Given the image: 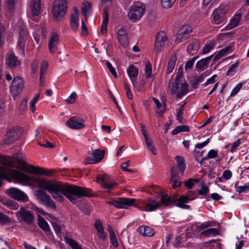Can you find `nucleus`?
Segmentation results:
<instances>
[{
    "mask_svg": "<svg viewBox=\"0 0 249 249\" xmlns=\"http://www.w3.org/2000/svg\"><path fill=\"white\" fill-rule=\"evenodd\" d=\"M175 64H176V61L173 60V59H171L169 61V62L168 63L167 68V73H171L173 71L175 68Z\"/></svg>",
    "mask_w": 249,
    "mask_h": 249,
    "instance_id": "obj_46",
    "label": "nucleus"
},
{
    "mask_svg": "<svg viewBox=\"0 0 249 249\" xmlns=\"http://www.w3.org/2000/svg\"><path fill=\"white\" fill-rule=\"evenodd\" d=\"M84 120L80 117L75 116L70 118L66 125L72 129H81L85 127Z\"/></svg>",
    "mask_w": 249,
    "mask_h": 249,
    "instance_id": "obj_16",
    "label": "nucleus"
},
{
    "mask_svg": "<svg viewBox=\"0 0 249 249\" xmlns=\"http://www.w3.org/2000/svg\"><path fill=\"white\" fill-rule=\"evenodd\" d=\"M118 40L120 44L124 47H126L129 44L128 35L125 29L120 28L117 33Z\"/></svg>",
    "mask_w": 249,
    "mask_h": 249,
    "instance_id": "obj_22",
    "label": "nucleus"
},
{
    "mask_svg": "<svg viewBox=\"0 0 249 249\" xmlns=\"http://www.w3.org/2000/svg\"><path fill=\"white\" fill-rule=\"evenodd\" d=\"M232 177V173L229 170H225L222 174V177L226 180L230 179Z\"/></svg>",
    "mask_w": 249,
    "mask_h": 249,
    "instance_id": "obj_58",
    "label": "nucleus"
},
{
    "mask_svg": "<svg viewBox=\"0 0 249 249\" xmlns=\"http://www.w3.org/2000/svg\"><path fill=\"white\" fill-rule=\"evenodd\" d=\"M136 199L129 198H119L118 200H112L107 203L110 205L114 206L117 208H127L128 206L133 205Z\"/></svg>",
    "mask_w": 249,
    "mask_h": 249,
    "instance_id": "obj_12",
    "label": "nucleus"
},
{
    "mask_svg": "<svg viewBox=\"0 0 249 249\" xmlns=\"http://www.w3.org/2000/svg\"><path fill=\"white\" fill-rule=\"evenodd\" d=\"M144 73L146 78H149L152 75V65L149 62H147L144 69Z\"/></svg>",
    "mask_w": 249,
    "mask_h": 249,
    "instance_id": "obj_42",
    "label": "nucleus"
},
{
    "mask_svg": "<svg viewBox=\"0 0 249 249\" xmlns=\"http://www.w3.org/2000/svg\"><path fill=\"white\" fill-rule=\"evenodd\" d=\"M172 93H175L178 98H181L189 91L188 85L186 82L180 81L176 77L174 83L170 85Z\"/></svg>",
    "mask_w": 249,
    "mask_h": 249,
    "instance_id": "obj_6",
    "label": "nucleus"
},
{
    "mask_svg": "<svg viewBox=\"0 0 249 249\" xmlns=\"http://www.w3.org/2000/svg\"><path fill=\"white\" fill-rule=\"evenodd\" d=\"M217 75L216 74H214L211 77L208 79L206 81V82L203 84V85L205 87L207 86L210 84H212L214 83L215 81V78L216 77Z\"/></svg>",
    "mask_w": 249,
    "mask_h": 249,
    "instance_id": "obj_61",
    "label": "nucleus"
},
{
    "mask_svg": "<svg viewBox=\"0 0 249 249\" xmlns=\"http://www.w3.org/2000/svg\"><path fill=\"white\" fill-rule=\"evenodd\" d=\"M36 195L39 202L46 207L51 208L53 210L56 209L54 201L51 198L50 196L47 194L44 191L37 190L36 191Z\"/></svg>",
    "mask_w": 249,
    "mask_h": 249,
    "instance_id": "obj_10",
    "label": "nucleus"
},
{
    "mask_svg": "<svg viewBox=\"0 0 249 249\" xmlns=\"http://www.w3.org/2000/svg\"><path fill=\"white\" fill-rule=\"evenodd\" d=\"M30 208L35 210L36 212L41 213L42 214L45 215L47 214V213H46L42 208H39L37 207L34 204H31V206H30Z\"/></svg>",
    "mask_w": 249,
    "mask_h": 249,
    "instance_id": "obj_51",
    "label": "nucleus"
},
{
    "mask_svg": "<svg viewBox=\"0 0 249 249\" xmlns=\"http://www.w3.org/2000/svg\"><path fill=\"white\" fill-rule=\"evenodd\" d=\"M168 39L166 34L163 31L159 32L156 36L155 42L154 50L157 53H159L162 51L163 48L165 46Z\"/></svg>",
    "mask_w": 249,
    "mask_h": 249,
    "instance_id": "obj_13",
    "label": "nucleus"
},
{
    "mask_svg": "<svg viewBox=\"0 0 249 249\" xmlns=\"http://www.w3.org/2000/svg\"><path fill=\"white\" fill-rule=\"evenodd\" d=\"M40 95V93H36L35 95L34 98L29 103L30 109H35V104L39 99Z\"/></svg>",
    "mask_w": 249,
    "mask_h": 249,
    "instance_id": "obj_49",
    "label": "nucleus"
},
{
    "mask_svg": "<svg viewBox=\"0 0 249 249\" xmlns=\"http://www.w3.org/2000/svg\"><path fill=\"white\" fill-rule=\"evenodd\" d=\"M77 94L75 92H72L71 94L65 100L68 104H71L75 102Z\"/></svg>",
    "mask_w": 249,
    "mask_h": 249,
    "instance_id": "obj_47",
    "label": "nucleus"
},
{
    "mask_svg": "<svg viewBox=\"0 0 249 249\" xmlns=\"http://www.w3.org/2000/svg\"><path fill=\"white\" fill-rule=\"evenodd\" d=\"M192 32V27L189 25H184L181 27L177 35V38L180 40L185 39L188 35Z\"/></svg>",
    "mask_w": 249,
    "mask_h": 249,
    "instance_id": "obj_26",
    "label": "nucleus"
},
{
    "mask_svg": "<svg viewBox=\"0 0 249 249\" xmlns=\"http://www.w3.org/2000/svg\"><path fill=\"white\" fill-rule=\"evenodd\" d=\"M24 88V81L22 78L18 76L14 77L10 86V91L12 96L14 98L16 97L22 92Z\"/></svg>",
    "mask_w": 249,
    "mask_h": 249,
    "instance_id": "obj_11",
    "label": "nucleus"
},
{
    "mask_svg": "<svg viewBox=\"0 0 249 249\" xmlns=\"http://www.w3.org/2000/svg\"><path fill=\"white\" fill-rule=\"evenodd\" d=\"M218 152V150L212 149L208 152V155L210 159H213L217 156Z\"/></svg>",
    "mask_w": 249,
    "mask_h": 249,
    "instance_id": "obj_63",
    "label": "nucleus"
},
{
    "mask_svg": "<svg viewBox=\"0 0 249 249\" xmlns=\"http://www.w3.org/2000/svg\"><path fill=\"white\" fill-rule=\"evenodd\" d=\"M213 56V54L197 61L196 65V70L198 72L204 71Z\"/></svg>",
    "mask_w": 249,
    "mask_h": 249,
    "instance_id": "obj_25",
    "label": "nucleus"
},
{
    "mask_svg": "<svg viewBox=\"0 0 249 249\" xmlns=\"http://www.w3.org/2000/svg\"><path fill=\"white\" fill-rule=\"evenodd\" d=\"M228 11V7L223 5L215 9L211 15L213 23L217 25L223 23L226 18Z\"/></svg>",
    "mask_w": 249,
    "mask_h": 249,
    "instance_id": "obj_8",
    "label": "nucleus"
},
{
    "mask_svg": "<svg viewBox=\"0 0 249 249\" xmlns=\"http://www.w3.org/2000/svg\"><path fill=\"white\" fill-rule=\"evenodd\" d=\"M190 130V127L188 125H178L176 126L171 132L173 135H177L180 132H188Z\"/></svg>",
    "mask_w": 249,
    "mask_h": 249,
    "instance_id": "obj_36",
    "label": "nucleus"
},
{
    "mask_svg": "<svg viewBox=\"0 0 249 249\" xmlns=\"http://www.w3.org/2000/svg\"><path fill=\"white\" fill-rule=\"evenodd\" d=\"M109 238L110 242L112 244V246L115 248H117L118 246V243L115 234L109 236Z\"/></svg>",
    "mask_w": 249,
    "mask_h": 249,
    "instance_id": "obj_59",
    "label": "nucleus"
},
{
    "mask_svg": "<svg viewBox=\"0 0 249 249\" xmlns=\"http://www.w3.org/2000/svg\"><path fill=\"white\" fill-rule=\"evenodd\" d=\"M213 243L217 244L215 240H213L204 243L203 247H207L208 249H212L213 248Z\"/></svg>",
    "mask_w": 249,
    "mask_h": 249,
    "instance_id": "obj_62",
    "label": "nucleus"
},
{
    "mask_svg": "<svg viewBox=\"0 0 249 249\" xmlns=\"http://www.w3.org/2000/svg\"><path fill=\"white\" fill-rule=\"evenodd\" d=\"M177 201V199L175 197H171L168 196L167 195H162L161 198V203L160 204H162L163 205L168 206L172 203H174Z\"/></svg>",
    "mask_w": 249,
    "mask_h": 249,
    "instance_id": "obj_35",
    "label": "nucleus"
},
{
    "mask_svg": "<svg viewBox=\"0 0 249 249\" xmlns=\"http://www.w3.org/2000/svg\"><path fill=\"white\" fill-rule=\"evenodd\" d=\"M17 161L23 165L24 170L28 173H34L41 175L51 176L53 171L48 169L36 167L31 165L26 164L22 159L17 158Z\"/></svg>",
    "mask_w": 249,
    "mask_h": 249,
    "instance_id": "obj_7",
    "label": "nucleus"
},
{
    "mask_svg": "<svg viewBox=\"0 0 249 249\" xmlns=\"http://www.w3.org/2000/svg\"><path fill=\"white\" fill-rule=\"evenodd\" d=\"M38 65V61L34 60L31 64V70L32 73H36L37 72Z\"/></svg>",
    "mask_w": 249,
    "mask_h": 249,
    "instance_id": "obj_57",
    "label": "nucleus"
},
{
    "mask_svg": "<svg viewBox=\"0 0 249 249\" xmlns=\"http://www.w3.org/2000/svg\"><path fill=\"white\" fill-rule=\"evenodd\" d=\"M91 9V4L88 1H84L82 3L81 7V13L82 15L87 18L88 15L90 13Z\"/></svg>",
    "mask_w": 249,
    "mask_h": 249,
    "instance_id": "obj_33",
    "label": "nucleus"
},
{
    "mask_svg": "<svg viewBox=\"0 0 249 249\" xmlns=\"http://www.w3.org/2000/svg\"><path fill=\"white\" fill-rule=\"evenodd\" d=\"M66 241L72 249H83L82 247L72 239L66 238Z\"/></svg>",
    "mask_w": 249,
    "mask_h": 249,
    "instance_id": "obj_41",
    "label": "nucleus"
},
{
    "mask_svg": "<svg viewBox=\"0 0 249 249\" xmlns=\"http://www.w3.org/2000/svg\"><path fill=\"white\" fill-rule=\"evenodd\" d=\"M108 8L105 7L103 13V19L102 23L105 24H108L109 19V15L108 13Z\"/></svg>",
    "mask_w": 249,
    "mask_h": 249,
    "instance_id": "obj_50",
    "label": "nucleus"
},
{
    "mask_svg": "<svg viewBox=\"0 0 249 249\" xmlns=\"http://www.w3.org/2000/svg\"><path fill=\"white\" fill-rule=\"evenodd\" d=\"M34 182L37 187L48 191L53 198L58 202L63 201L65 196L71 202L75 204L77 202L76 197L92 196L91 191L89 188L64 183L57 180H47L38 177L34 179Z\"/></svg>",
    "mask_w": 249,
    "mask_h": 249,
    "instance_id": "obj_1",
    "label": "nucleus"
},
{
    "mask_svg": "<svg viewBox=\"0 0 249 249\" xmlns=\"http://www.w3.org/2000/svg\"><path fill=\"white\" fill-rule=\"evenodd\" d=\"M196 60V57H194L192 59L187 61L185 65V70L186 71L191 70Z\"/></svg>",
    "mask_w": 249,
    "mask_h": 249,
    "instance_id": "obj_54",
    "label": "nucleus"
},
{
    "mask_svg": "<svg viewBox=\"0 0 249 249\" xmlns=\"http://www.w3.org/2000/svg\"><path fill=\"white\" fill-rule=\"evenodd\" d=\"M182 110H178L177 114V119L182 124H184L186 122V120L182 117Z\"/></svg>",
    "mask_w": 249,
    "mask_h": 249,
    "instance_id": "obj_56",
    "label": "nucleus"
},
{
    "mask_svg": "<svg viewBox=\"0 0 249 249\" xmlns=\"http://www.w3.org/2000/svg\"><path fill=\"white\" fill-rule=\"evenodd\" d=\"M242 86V82H240L237 84L236 86L232 89L230 94V96L233 97L235 96L241 89Z\"/></svg>",
    "mask_w": 249,
    "mask_h": 249,
    "instance_id": "obj_43",
    "label": "nucleus"
},
{
    "mask_svg": "<svg viewBox=\"0 0 249 249\" xmlns=\"http://www.w3.org/2000/svg\"><path fill=\"white\" fill-rule=\"evenodd\" d=\"M97 180L106 192H111L117 186L115 180L111 177L107 175L98 176Z\"/></svg>",
    "mask_w": 249,
    "mask_h": 249,
    "instance_id": "obj_9",
    "label": "nucleus"
},
{
    "mask_svg": "<svg viewBox=\"0 0 249 249\" xmlns=\"http://www.w3.org/2000/svg\"><path fill=\"white\" fill-rule=\"evenodd\" d=\"M175 159L177 162V167L178 170L180 171V172L183 173L186 168V165L184 163L183 158L179 156H177L175 157Z\"/></svg>",
    "mask_w": 249,
    "mask_h": 249,
    "instance_id": "obj_37",
    "label": "nucleus"
},
{
    "mask_svg": "<svg viewBox=\"0 0 249 249\" xmlns=\"http://www.w3.org/2000/svg\"><path fill=\"white\" fill-rule=\"evenodd\" d=\"M209 189L204 184L201 185V189L199 191V194L200 195H205L209 192Z\"/></svg>",
    "mask_w": 249,
    "mask_h": 249,
    "instance_id": "obj_60",
    "label": "nucleus"
},
{
    "mask_svg": "<svg viewBox=\"0 0 249 249\" xmlns=\"http://www.w3.org/2000/svg\"><path fill=\"white\" fill-rule=\"evenodd\" d=\"M193 200V198H190L189 197H184V195H182L178 200V202L176 203V206L183 209H189L190 208V206L185 205L184 203H187L189 201Z\"/></svg>",
    "mask_w": 249,
    "mask_h": 249,
    "instance_id": "obj_31",
    "label": "nucleus"
},
{
    "mask_svg": "<svg viewBox=\"0 0 249 249\" xmlns=\"http://www.w3.org/2000/svg\"><path fill=\"white\" fill-rule=\"evenodd\" d=\"M94 228L97 231H101V230L103 229L102 224L99 220L96 219L95 220Z\"/></svg>",
    "mask_w": 249,
    "mask_h": 249,
    "instance_id": "obj_64",
    "label": "nucleus"
},
{
    "mask_svg": "<svg viewBox=\"0 0 249 249\" xmlns=\"http://www.w3.org/2000/svg\"><path fill=\"white\" fill-rule=\"evenodd\" d=\"M27 36V32L22 25H20L19 31V38L17 43V48L21 54L24 53L25 40Z\"/></svg>",
    "mask_w": 249,
    "mask_h": 249,
    "instance_id": "obj_18",
    "label": "nucleus"
},
{
    "mask_svg": "<svg viewBox=\"0 0 249 249\" xmlns=\"http://www.w3.org/2000/svg\"><path fill=\"white\" fill-rule=\"evenodd\" d=\"M218 234V231L215 228H210L204 231L201 233V236L204 237H209Z\"/></svg>",
    "mask_w": 249,
    "mask_h": 249,
    "instance_id": "obj_38",
    "label": "nucleus"
},
{
    "mask_svg": "<svg viewBox=\"0 0 249 249\" xmlns=\"http://www.w3.org/2000/svg\"><path fill=\"white\" fill-rule=\"evenodd\" d=\"M20 132L19 130H18L15 128L10 129L7 131L6 135V138L2 142V144H9L14 141L18 139L20 137Z\"/></svg>",
    "mask_w": 249,
    "mask_h": 249,
    "instance_id": "obj_20",
    "label": "nucleus"
},
{
    "mask_svg": "<svg viewBox=\"0 0 249 249\" xmlns=\"http://www.w3.org/2000/svg\"><path fill=\"white\" fill-rule=\"evenodd\" d=\"M145 12V5L140 2H135L129 7L128 17L133 22H136L144 15Z\"/></svg>",
    "mask_w": 249,
    "mask_h": 249,
    "instance_id": "obj_4",
    "label": "nucleus"
},
{
    "mask_svg": "<svg viewBox=\"0 0 249 249\" xmlns=\"http://www.w3.org/2000/svg\"><path fill=\"white\" fill-rule=\"evenodd\" d=\"M238 62H236V63L232 64L229 68L228 70L227 71V75H229L231 73L235 72L236 71V69L238 66Z\"/></svg>",
    "mask_w": 249,
    "mask_h": 249,
    "instance_id": "obj_53",
    "label": "nucleus"
},
{
    "mask_svg": "<svg viewBox=\"0 0 249 249\" xmlns=\"http://www.w3.org/2000/svg\"><path fill=\"white\" fill-rule=\"evenodd\" d=\"M127 73L132 83L135 81V78L138 75V69L134 65H130L127 69Z\"/></svg>",
    "mask_w": 249,
    "mask_h": 249,
    "instance_id": "obj_29",
    "label": "nucleus"
},
{
    "mask_svg": "<svg viewBox=\"0 0 249 249\" xmlns=\"http://www.w3.org/2000/svg\"><path fill=\"white\" fill-rule=\"evenodd\" d=\"M18 220H22L28 224H32L34 221V216L31 212L26 210L23 207L16 213Z\"/></svg>",
    "mask_w": 249,
    "mask_h": 249,
    "instance_id": "obj_14",
    "label": "nucleus"
},
{
    "mask_svg": "<svg viewBox=\"0 0 249 249\" xmlns=\"http://www.w3.org/2000/svg\"><path fill=\"white\" fill-rule=\"evenodd\" d=\"M138 231L140 234L146 237H151L155 234L154 230L148 226H140L138 229Z\"/></svg>",
    "mask_w": 249,
    "mask_h": 249,
    "instance_id": "obj_27",
    "label": "nucleus"
},
{
    "mask_svg": "<svg viewBox=\"0 0 249 249\" xmlns=\"http://www.w3.org/2000/svg\"><path fill=\"white\" fill-rule=\"evenodd\" d=\"M70 24L71 28L74 31H76L79 26V11L75 7L72 9L70 16Z\"/></svg>",
    "mask_w": 249,
    "mask_h": 249,
    "instance_id": "obj_19",
    "label": "nucleus"
},
{
    "mask_svg": "<svg viewBox=\"0 0 249 249\" xmlns=\"http://www.w3.org/2000/svg\"><path fill=\"white\" fill-rule=\"evenodd\" d=\"M132 206H136L142 211L150 212L159 208L161 204L155 199L149 198L145 200L136 199V201Z\"/></svg>",
    "mask_w": 249,
    "mask_h": 249,
    "instance_id": "obj_5",
    "label": "nucleus"
},
{
    "mask_svg": "<svg viewBox=\"0 0 249 249\" xmlns=\"http://www.w3.org/2000/svg\"><path fill=\"white\" fill-rule=\"evenodd\" d=\"M15 0H4V3L6 6L10 11H13L14 9Z\"/></svg>",
    "mask_w": 249,
    "mask_h": 249,
    "instance_id": "obj_48",
    "label": "nucleus"
},
{
    "mask_svg": "<svg viewBox=\"0 0 249 249\" xmlns=\"http://www.w3.org/2000/svg\"><path fill=\"white\" fill-rule=\"evenodd\" d=\"M105 150L99 149L93 150L85 161L86 164H95L100 162L105 156Z\"/></svg>",
    "mask_w": 249,
    "mask_h": 249,
    "instance_id": "obj_15",
    "label": "nucleus"
},
{
    "mask_svg": "<svg viewBox=\"0 0 249 249\" xmlns=\"http://www.w3.org/2000/svg\"><path fill=\"white\" fill-rule=\"evenodd\" d=\"M59 42V40L57 34L55 32H52L48 42L49 50L51 53H54L57 51Z\"/></svg>",
    "mask_w": 249,
    "mask_h": 249,
    "instance_id": "obj_21",
    "label": "nucleus"
},
{
    "mask_svg": "<svg viewBox=\"0 0 249 249\" xmlns=\"http://www.w3.org/2000/svg\"><path fill=\"white\" fill-rule=\"evenodd\" d=\"M30 7L32 16L34 17L38 16L41 8V0H30Z\"/></svg>",
    "mask_w": 249,
    "mask_h": 249,
    "instance_id": "obj_24",
    "label": "nucleus"
},
{
    "mask_svg": "<svg viewBox=\"0 0 249 249\" xmlns=\"http://www.w3.org/2000/svg\"><path fill=\"white\" fill-rule=\"evenodd\" d=\"M242 14L238 13L235 14L230 20L229 23L224 28L225 30H231L239 25L241 20Z\"/></svg>",
    "mask_w": 249,
    "mask_h": 249,
    "instance_id": "obj_23",
    "label": "nucleus"
},
{
    "mask_svg": "<svg viewBox=\"0 0 249 249\" xmlns=\"http://www.w3.org/2000/svg\"><path fill=\"white\" fill-rule=\"evenodd\" d=\"M233 47L231 45H229L223 49H221L218 52L215 53V55L213 58V61H216L222 57L225 56L232 52Z\"/></svg>",
    "mask_w": 249,
    "mask_h": 249,
    "instance_id": "obj_28",
    "label": "nucleus"
},
{
    "mask_svg": "<svg viewBox=\"0 0 249 249\" xmlns=\"http://www.w3.org/2000/svg\"><path fill=\"white\" fill-rule=\"evenodd\" d=\"M176 0H161V5L165 8L172 7Z\"/></svg>",
    "mask_w": 249,
    "mask_h": 249,
    "instance_id": "obj_45",
    "label": "nucleus"
},
{
    "mask_svg": "<svg viewBox=\"0 0 249 249\" xmlns=\"http://www.w3.org/2000/svg\"><path fill=\"white\" fill-rule=\"evenodd\" d=\"M37 218L38 226L44 231L46 235H48L51 231L48 223L40 215L38 216Z\"/></svg>",
    "mask_w": 249,
    "mask_h": 249,
    "instance_id": "obj_32",
    "label": "nucleus"
},
{
    "mask_svg": "<svg viewBox=\"0 0 249 249\" xmlns=\"http://www.w3.org/2000/svg\"><path fill=\"white\" fill-rule=\"evenodd\" d=\"M198 181V179L189 178L188 180L186 181L184 183L186 187H187L189 189H191L194 186V182H197Z\"/></svg>",
    "mask_w": 249,
    "mask_h": 249,
    "instance_id": "obj_52",
    "label": "nucleus"
},
{
    "mask_svg": "<svg viewBox=\"0 0 249 249\" xmlns=\"http://www.w3.org/2000/svg\"><path fill=\"white\" fill-rule=\"evenodd\" d=\"M106 64L107 67L109 69V71L111 72L113 76L115 78H116L117 77V74L116 72L115 68L113 67L109 61H107Z\"/></svg>",
    "mask_w": 249,
    "mask_h": 249,
    "instance_id": "obj_55",
    "label": "nucleus"
},
{
    "mask_svg": "<svg viewBox=\"0 0 249 249\" xmlns=\"http://www.w3.org/2000/svg\"><path fill=\"white\" fill-rule=\"evenodd\" d=\"M68 11L67 0H54L52 7V12L54 19L60 21L63 19Z\"/></svg>",
    "mask_w": 249,
    "mask_h": 249,
    "instance_id": "obj_3",
    "label": "nucleus"
},
{
    "mask_svg": "<svg viewBox=\"0 0 249 249\" xmlns=\"http://www.w3.org/2000/svg\"><path fill=\"white\" fill-rule=\"evenodd\" d=\"M6 192L9 196L15 199L22 201H26L28 200L27 196L18 188H10L6 190Z\"/></svg>",
    "mask_w": 249,
    "mask_h": 249,
    "instance_id": "obj_17",
    "label": "nucleus"
},
{
    "mask_svg": "<svg viewBox=\"0 0 249 249\" xmlns=\"http://www.w3.org/2000/svg\"><path fill=\"white\" fill-rule=\"evenodd\" d=\"M215 45V42L214 40H211L209 42L206 43L202 50V53L206 54L213 49Z\"/></svg>",
    "mask_w": 249,
    "mask_h": 249,
    "instance_id": "obj_39",
    "label": "nucleus"
},
{
    "mask_svg": "<svg viewBox=\"0 0 249 249\" xmlns=\"http://www.w3.org/2000/svg\"><path fill=\"white\" fill-rule=\"evenodd\" d=\"M6 64L10 68H14L18 66L19 61L18 60L17 57L13 53L9 54L6 59Z\"/></svg>",
    "mask_w": 249,
    "mask_h": 249,
    "instance_id": "obj_30",
    "label": "nucleus"
},
{
    "mask_svg": "<svg viewBox=\"0 0 249 249\" xmlns=\"http://www.w3.org/2000/svg\"><path fill=\"white\" fill-rule=\"evenodd\" d=\"M10 172L12 177L15 180V182L23 185L30 186L32 180L30 178L24 173L12 170L10 171V168L4 165H0V178H6L8 174Z\"/></svg>",
    "mask_w": 249,
    "mask_h": 249,
    "instance_id": "obj_2",
    "label": "nucleus"
},
{
    "mask_svg": "<svg viewBox=\"0 0 249 249\" xmlns=\"http://www.w3.org/2000/svg\"><path fill=\"white\" fill-rule=\"evenodd\" d=\"M132 83L136 91H142L145 89V82L144 81H142L139 83L134 81Z\"/></svg>",
    "mask_w": 249,
    "mask_h": 249,
    "instance_id": "obj_40",
    "label": "nucleus"
},
{
    "mask_svg": "<svg viewBox=\"0 0 249 249\" xmlns=\"http://www.w3.org/2000/svg\"><path fill=\"white\" fill-rule=\"evenodd\" d=\"M48 68V63L46 61L44 60L41 63L40 71V83L42 86L44 85V77L43 75Z\"/></svg>",
    "mask_w": 249,
    "mask_h": 249,
    "instance_id": "obj_34",
    "label": "nucleus"
},
{
    "mask_svg": "<svg viewBox=\"0 0 249 249\" xmlns=\"http://www.w3.org/2000/svg\"><path fill=\"white\" fill-rule=\"evenodd\" d=\"M236 190L239 193L248 192L249 191V182L243 186H237Z\"/></svg>",
    "mask_w": 249,
    "mask_h": 249,
    "instance_id": "obj_44",
    "label": "nucleus"
}]
</instances>
